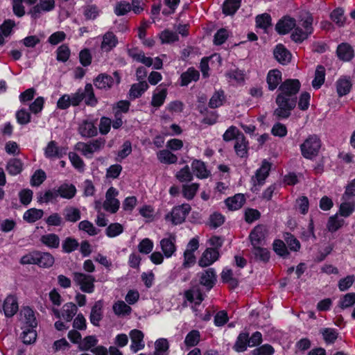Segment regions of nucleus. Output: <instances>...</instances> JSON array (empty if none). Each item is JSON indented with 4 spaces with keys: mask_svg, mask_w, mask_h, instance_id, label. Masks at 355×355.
<instances>
[{
    "mask_svg": "<svg viewBox=\"0 0 355 355\" xmlns=\"http://www.w3.org/2000/svg\"><path fill=\"white\" fill-rule=\"evenodd\" d=\"M158 159L164 164H174L178 161L176 155L167 150H162L157 154Z\"/></svg>",
    "mask_w": 355,
    "mask_h": 355,
    "instance_id": "50",
    "label": "nucleus"
},
{
    "mask_svg": "<svg viewBox=\"0 0 355 355\" xmlns=\"http://www.w3.org/2000/svg\"><path fill=\"white\" fill-rule=\"evenodd\" d=\"M248 141L243 134H239L234 144V150L240 157H246L248 155Z\"/></svg>",
    "mask_w": 355,
    "mask_h": 355,
    "instance_id": "24",
    "label": "nucleus"
},
{
    "mask_svg": "<svg viewBox=\"0 0 355 355\" xmlns=\"http://www.w3.org/2000/svg\"><path fill=\"white\" fill-rule=\"evenodd\" d=\"M83 101V96L80 92H76L72 96L68 94L62 95L57 102V107L60 110H66L72 106H77Z\"/></svg>",
    "mask_w": 355,
    "mask_h": 355,
    "instance_id": "9",
    "label": "nucleus"
},
{
    "mask_svg": "<svg viewBox=\"0 0 355 355\" xmlns=\"http://www.w3.org/2000/svg\"><path fill=\"white\" fill-rule=\"evenodd\" d=\"M130 337L131 339V350L136 353L139 350L142 349L144 346V335L143 332L138 329H133L130 332Z\"/></svg>",
    "mask_w": 355,
    "mask_h": 355,
    "instance_id": "16",
    "label": "nucleus"
},
{
    "mask_svg": "<svg viewBox=\"0 0 355 355\" xmlns=\"http://www.w3.org/2000/svg\"><path fill=\"white\" fill-rule=\"evenodd\" d=\"M273 55L277 61L282 65L290 62L292 55L282 44H278L273 50Z\"/></svg>",
    "mask_w": 355,
    "mask_h": 355,
    "instance_id": "13",
    "label": "nucleus"
},
{
    "mask_svg": "<svg viewBox=\"0 0 355 355\" xmlns=\"http://www.w3.org/2000/svg\"><path fill=\"white\" fill-rule=\"evenodd\" d=\"M297 92L298 90H281L277 95V107L273 111V116L276 120H284L291 116L297 103Z\"/></svg>",
    "mask_w": 355,
    "mask_h": 355,
    "instance_id": "1",
    "label": "nucleus"
},
{
    "mask_svg": "<svg viewBox=\"0 0 355 355\" xmlns=\"http://www.w3.org/2000/svg\"><path fill=\"white\" fill-rule=\"evenodd\" d=\"M199 187L197 183L185 184L183 186V196L188 200H191L196 193Z\"/></svg>",
    "mask_w": 355,
    "mask_h": 355,
    "instance_id": "64",
    "label": "nucleus"
},
{
    "mask_svg": "<svg viewBox=\"0 0 355 355\" xmlns=\"http://www.w3.org/2000/svg\"><path fill=\"white\" fill-rule=\"evenodd\" d=\"M272 18L268 13H263L256 17V25L258 28L267 29L271 26Z\"/></svg>",
    "mask_w": 355,
    "mask_h": 355,
    "instance_id": "51",
    "label": "nucleus"
},
{
    "mask_svg": "<svg viewBox=\"0 0 355 355\" xmlns=\"http://www.w3.org/2000/svg\"><path fill=\"white\" fill-rule=\"evenodd\" d=\"M16 23L13 19H7L0 25V45L6 44V37H10L13 33V28Z\"/></svg>",
    "mask_w": 355,
    "mask_h": 355,
    "instance_id": "19",
    "label": "nucleus"
},
{
    "mask_svg": "<svg viewBox=\"0 0 355 355\" xmlns=\"http://www.w3.org/2000/svg\"><path fill=\"white\" fill-rule=\"evenodd\" d=\"M128 55L146 67H151L153 64V60L150 57H146L142 51H138L137 49H129Z\"/></svg>",
    "mask_w": 355,
    "mask_h": 355,
    "instance_id": "26",
    "label": "nucleus"
},
{
    "mask_svg": "<svg viewBox=\"0 0 355 355\" xmlns=\"http://www.w3.org/2000/svg\"><path fill=\"white\" fill-rule=\"evenodd\" d=\"M191 167L198 178H205L209 176V171L207 170L203 162L195 159L191 164Z\"/></svg>",
    "mask_w": 355,
    "mask_h": 355,
    "instance_id": "42",
    "label": "nucleus"
},
{
    "mask_svg": "<svg viewBox=\"0 0 355 355\" xmlns=\"http://www.w3.org/2000/svg\"><path fill=\"white\" fill-rule=\"evenodd\" d=\"M200 337L198 330H192L186 336L184 343L187 347L196 346L200 341Z\"/></svg>",
    "mask_w": 355,
    "mask_h": 355,
    "instance_id": "57",
    "label": "nucleus"
},
{
    "mask_svg": "<svg viewBox=\"0 0 355 355\" xmlns=\"http://www.w3.org/2000/svg\"><path fill=\"white\" fill-rule=\"evenodd\" d=\"M73 279L76 285L80 286V289L87 293H92L94 291L95 277L90 275L83 272H75L73 273Z\"/></svg>",
    "mask_w": 355,
    "mask_h": 355,
    "instance_id": "6",
    "label": "nucleus"
},
{
    "mask_svg": "<svg viewBox=\"0 0 355 355\" xmlns=\"http://www.w3.org/2000/svg\"><path fill=\"white\" fill-rule=\"evenodd\" d=\"M296 26V21L288 15L282 17L275 25V31L279 35H284L288 33Z\"/></svg>",
    "mask_w": 355,
    "mask_h": 355,
    "instance_id": "10",
    "label": "nucleus"
},
{
    "mask_svg": "<svg viewBox=\"0 0 355 355\" xmlns=\"http://www.w3.org/2000/svg\"><path fill=\"white\" fill-rule=\"evenodd\" d=\"M336 55L339 60L344 62H349L354 57V51L349 44L343 42L338 46Z\"/></svg>",
    "mask_w": 355,
    "mask_h": 355,
    "instance_id": "15",
    "label": "nucleus"
},
{
    "mask_svg": "<svg viewBox=\"0 0 355 355\" xmlns=\"http://www.w3.org/2000/svg\"><path fill=\"white\" fill-rule=\"evenodd\" d=\"M131 9V5L128 2L120 1L116 4L114 12L117 16H123L129 12Z\"/></svg>",
    "mask_w": 355,
    "mask_h": 355,
    "instance_id": "62",
    "label": "nucleus"
},
{
    "mask_svg": "<svg viewBox=\"0 0 355 355\" xmlns=\"http://www.w3.org/2000/svg\"><path fill=\"white\" fill-rule=\"evenodd\" d=\"M155 355H168L169 344L166 338H159L155 343Z\"/></svg>",
    "mask_w": 355,
    "mask_h": 355,
    "instance_id": "45",
    "label": "nucleus"
},
{
    "mask_svg": "<svg viewBox=\"0 0 355 355\" xmlns=\"http://www.w3.org/2000/svg\"><path fill=\"white\" fill-rule=\"evenodd\" d=\"M252 253L257 261L266 263L270 259V252L262 246L253 247Z\"/></svg>",
    "mask_w": 355,
    "mask_h": 355,
    "instance_id": "37",
    "label": "nucleus"
},
{
    "mask_svg": "<svg viewBox=\"0 0 355 355\" xmlns=\"http://www.w3.org/2000/svg\"><path fill=\"white\" fill-rule=\"evenodd\" d=\"M282 81V72L279 69L270 70L267 75L268 89H277Z\"/></svg>",
    "mask_w": 355,
    "mask_h": 355,
    "instance_id": "28",
    "label": "nucleus"
},
{
    "mask_svg": "<svg viewBox=\"0 0 355 355\" xmlns=\"http://www.w3.org/2000/svg\"><path fill=\"white\" fill-rule=\"evenodd\" d=\"M57 188H53L46 191L44 193L40 192L37 193V202L40 203H48L56 200L58 197Z\"/></svg>",
    "mask_w": 355,
    "mask_h": 355,
    "instance_id": "34",
    "label": "nucleus"
},
{
    "mask_svg": "<svg viewBox=\"0 0 355 355\" xmlns=\"http://www.w3.org/2000/svg\"><path fill=\"white\" fill-rule=\"evenodd\" d=\"M267 234L266 227L263 225H257L251 231L249 238L252 247L263 246L266 244Z\"/></svg>",
    "mask_w": 355,
    "mask_h": 355,
    "instance_id": "8",
    "label": "nucleus"
},
{
    "mask_svg": "<svg viewBox=\"0 0 355 355\" xmlns=\"http://www.w3.org/2000/svg\"><path fill=\"white\" fill-rule=\"evenodd\" d=\"M58 196L62 198L71 199L76 193V189L74 185L71 184L64 183L61 184L57 188Z\"/></svg>",
    "mask_w": 355,
    "mask_h": 355,
    "instance_id": "29",
    "label": "nucleus"
},
{
    "mask_svg": "<svg viewBox=\"0 0 355 355\" xmlns=\"http://www.w3.org/2000/svg\"><path fill=\"white\" fill-rule=\"evenodd\" d=\"M46 178L45 172L42 169L37 170L31 177V184L32 186L38 187L42 184Z\"/></svg>",
    "mask_w": 355,
    "mask_h": 355,
    "instance_id": "63",
    "label": "nucleus"
},
{
    "mask_svg": "<svg viewBox=\"0 0 355 355\" xmlns=\"http://www.w3.org/2000/svg\"><path fill=\"white\" fill-rule=\"evenodd\" d=\"M78 132L84 137H92L96 136L98 132L92 122L84 121L79 125Z\"/></svg>",
    "mask_w": 355,
    "mask_h": 355,
    "instance_id": "27",
    "label": "nucleus"
},
{
    "mask_svg": "<svg viewBox=\"0 0 355 355\" xmlns=\"http://www.w3.org/2000/svg\"><path fill=\"white\" fill-rule=\"evenodd\" d=\"M321 147V141L316 135H309L300 145L302 156L308 159L316 157Z\"/></svg>",
    "mask_w": 355,
    "mask_h": 355,
    "instance_id": "2",
    "label": "nucleus"
},
{
    "mask_svg": "<svg viewBox=\"0 0 355 355\" xmlns=\"http://www.w3.org/2000/svg\"><path fill=\"white\" fill-rule=\"evenodd\" d=\"M325 68L322 65H318L315 71V76L312 80V86L315 89L320 88L324 83L325 79Z\"/></svg>",
    "mask_w": 355,
    "mask_h": 355,
    "instance_id": "38",
    "label": "nucleus"
},
{
    "mask_svg": "<svg viewBox=\"0 0 355 355\" xmlns=\"http://www.w3.org/2000/svg\"><path fill=\"white\" fill-rule=\"evenodd\" d=\"M200 284L207 290L212 288L216 282V275L214 268H209L198 274Z\"/></svg>",
    "mask_w": 355,
    "mask_h": 355,
    "instance_id": "11",
    "label": "nucleus"
},
{
    "mask_svg": "<svg viewBox=\"0 0 355 355\" xmlns=\"http://www.w3.org/2000/svg\"><path fill=\"white\" fill-rule=\"evenodd\" d=\"M118 44V39L112 32L106 33L101 44V48L103 51L109 52L114 48Z\"/></svg>",
    "mask_w": 355,
    "mask_h": 355,
    "instance_id": "25",
    "label": "nucleus"
},
{
    "mask_svg": "<svg viewBox=\"0 0 355 355\" xmlns=\"http://www.w3.org/2000/svg\"><path fill=\"white\" fill-rule=\"evenodd\" d=\"M191 211V207L189 204H182L173 208L171 211L167 214L165 219L171 222L174 225L182 223Z\"/></svg>",
    "mask_w": 355,
    "mask_h": 355,
    "instance_id": "5",
    "label": "nucleus"
},
{
    "mask_svg": "<svg viewBox=\"0 0 355 355\" xmlns=\"http://www.w3.org/2000/svg\"><path fill=\"white\" fill-rule=\"evenodd\" d=\"M270 166V163L264 160L261 166L257 171L255 178L259 185H262L264 183V180L269 174Z\"/></svg>",
    "mask_w": 355,
    "mask_h": 355,
    "instance_id": "33",
    "label": "nucleus"
},
{
    "mask_svg": "<svg viewBox=\"0 0 355 355\" xmlns=\"http://www.w3.org/2000/svg\"><path fill=\"white\" fill-rule=\"evenodd\" d=\"M200 78V73L194 67H189L180 77V84L182 87L187 86L192 81L196 82Z\"/></svg>",
    "mask_w": 355,
    "mask_h": 355,
    "instance_id": "22",
    "label": "nucleus"
},
{
    "mask_svg": "<svg viewBox=\"0 0 355 355\" xmlns=\"http://www.w3.org/2000/svg\"><path fill=\"white\" fill-rule=\"evenodd\" d=\"M245 72L238 68L232 69L226 73V77L233 85L242 86L245 83Z\"/></svg>",
    "mask_w": 355,
    "mask_h": 355,
    "instance_id": "21",
    "label": "nucleus"
},
{
    "mask_svg": "<svg viewBox=\"0 0 355 355\" xmlns=\"http://www.w3.org/2000/svg\"><path fill=\"white\" fill-rule=\"evenodd\" d=\"M242 0H225L222 12L225 16H233L240 8Z\"/></svg>",
    "mask_w": 355,
    "mask_h": 355,
    "instance_id": "23",
    "label": "nucleus"
},
{
    "mask_svg": "<svg viewBox=\"0 0 355 355\" xmlns=\"http://www.w3.org/2000/svg\"><path fill=\"white\" fill-rule=\"evenodd\" d=\"M22 162L19 159H10L6 166V170L9 174L15 175L19 174L22 170Z\"/></svg>",
    "mask_w": 355,
    "mask_h": 355,
    "instance_id": "47",
    "label": "nucleus"
},
{
    "mask_svg": "<svg viewBox=\"0 0 355 355\" xmlns=\"http://www.w3.org/2000/svg\"><path fill=\"white\" fill-rule=\"evenodd\" d=\"M344 9L338 7L335 8L330 14L331 19L339 27L344 26L346 17L344 15Z\"/></svg>",
    "mask_w": 355,
    "mask_h": 355,
    "instance_id": "43",
    "label": "nucleus"
},
{
    "mask_svg": "<svg viewBox=\"0 0 355 355\" xmlns=\"http://www.w3.org/2000/svg\"><path fill=\"white\" fill-rule=\"evenodd\" d=\"M225 96L223 90L216 91L209 100V105L211 108H216L223 105Z\"/></svg>",
    "mask_w": 355,
    "mask_h": 355,
    "instance_id": "48",
    "label": "nucleus"
},
{
    "mask_svg": "<svg viewBox=\"0 0 355 355\" xmlns=\"http://www.w3.org/2000/svg\"><path fill=\"white\" fill-rule=\"evenodd\" d=\"M229 37L228 31L224 28L217 31L214 36V44L220 46L224 44Z\"/></svg>",
    "mask_w": 355,
    "mask_h": 355,
    "instance_id": "60",
    "label": "nucleus"
},
{
    "mask_svg": "<svg viewBox=\"0 0 355 355\" xmlns=\"http://www.w3.org/2000/svg\"><path fill=\"white\" fill-rule=\"evenodd\" d=\"M44 214L42 209L31 208L26 211L24 214L23 218L28 223H35L40 219Z\"/></svg>",
    "mask_w": 355,
    "mask_h": 355,
    "instance_id": "40",
    "label": "nucleus"
},
{
    "mask_svg": "<svg viewBox=\"0 0 355 355\" xmlns=\"http://www.w3.org/2000/svg\"><path fill=\"white\" fill-rule=\"evenodd\" d=\"M92 61V55L90 50L87 48L82 49L79 53V62L83 67L89 66Z\"/></svg>",
    "mask_w": 355,
    "mask_h": 355,
    "instance_id": "58",
    "label": "nucleus"
},
{
    "mask_svg": "<svg viewBox=\"0 0 355 355\" xmlns=\"http://www.w3.org/2000/svg\"><path fill=\"white\" fill-rule=\"evenodd\" d=\"M105 144V140L98 138L87 143L78 142L76 144V150L80 152L86 157L91 159L94 153L99 152L104 148Z\"/></svg>",
    "mask_w": 355,
    "mask_h": 355,
    "instance_id": "3",
    "label": "nucleus"
},
{
    "mask_svg": "<svg viewBox=\"0 0 355 355\" xmlns=\"http://www.w3.org/2000/svg\"><path fill=\"white\" fill-rule=\"evenodd\" d=\"M103 307L102 300L96 301L92 307L89 320L94 326L98 327L100 325L99 323L103 317Z\"/></svg>",
    "mask_w": 355,
    "mask_h": 355,
    "instance_id": "18",
    "label": "nucleus"
},
{
    "mask_svg": "<svg viewBox=\"0 0 355 355\" xmlns=\"http://www.w3.org/2000/svg\"><path fill=\"white\" fill-rule=\"evenodd\" d=\"M121 82V76L118 71H114L112 76L105 73H100L94 80V85L96 89H110L117 86Z\"/></svg>",
    "mask_w": 355,
    "mask_h": 355,
    "instance_id": "4",
    "label": "nucleus"
},
{
    "mask_svg": "<svg viewBox=\"0 0 355 355\" xmlns=\"http://www.w3.org/2000/svg\"><path fill=\"white\" fill-rule=\"evenodd\" d=\"M159 38L162 44H170L179 40L178 35L168 29H166L161 33Z\"/></svg>",
    "mask_w": 355,
    "mask_h": 355,
    "instance_id": "52",
    "label": "nucleus"
},
{
    "mask_svg": "<svg viewBox=\"0 0 355 355\" xmlns=\"http://www.w3.org/2000/svg\"><path fill=\"white\" fill-rule=\"evenodd\" d=\"M219 257V252L215 248H207L202 254L198 261V264L201 267H207L211 265Z\"/></svg>",
    "mask_w": 355,
    "mask_h": 355,
    "instance_id": "17",
    "label": "nucleus"
},
{
    "mask_svg": "<svg viewBox=\"0 0 355 355\" xmlns=\"http://www.w3.org/2000/svg\"><path fill=\"white\" fill-rule=\"evenodd\" d=\"M319 331L326 344L334 343L338 336V331L333 328H322Z\"/></svg>",
    "mask_w": 355,
    "mask_h": 355,
    "instance_id": "36",
    "label": "nucleus"
},
{
    "mask_svg": "<svg viewBox=\"0 0 355 355\" xmlns=\"http://www.w3.org/2000/svg\"><path fill=\"white\" fill-rule=\"evenodd\" d=\"M113 311L117 316H125L130 314L132 308L125 302L119 300L112 306Z\"/></svg>",
    "mask_w": 355,
    "mask_h": 355,
    "instance_id": "35",
    "label": "nucleus"
},
{
    "mask_svg": "<svg viewBox=\"0 0 355 355\" xmlns=\"http://www.w3.org/2000/svg\"><path fill=\"white\" fill-rule=\"evenodd\" d=\"M176 236L175 234H169L167 238L162 239L160 242V247L166 258L171 257L176 251Z\"/></svg>",
    "mask_w": 355,
    "mask_h": 355,
    "instance_id": "12",
    "label": "nucleus"
},
{
    "mask_svg": "<svg viewBox=\"0 0 355 355\" xmlns=\"http://www.w3.org/2000/svg\"><path fill=\"white\" fill-rule=\"evenodd\" d=\"M272 248L277 254L283 258H286L289 255L287 247L282 240H275L272 244Z\"/></svg>",
    "mask_w": 355,
    "mask_h": 355,
    "instance_id": "49",
    "label": "nucleus"
},
{
    "mask_svg": "<svg viewBox=\"0 0 355 355\" xmlns=\"http://www.w3.org/2000/svg\"><path fill=\"white\" fill-rule=\"evenodd\" d=\"M62 214L66 221L76 223L80 219V211L76 207L67 206L63 209Z\"/></svg>",
    "mask_w": 355,
    "mask_h": 355,
    "instance_id": "30",
    "label": "nucleus"
},
{
    "mask_svg": "<svg viewBox=\"0 0 355 355\" xmlns=\"http://www.w3.org/2000/svg\"><path fill=\"white\" fill-rule=\"evenodd\" d=\"M19 321L21 324V328H35L37 325L35 313L28 306L23 307L20 310Z\"/></svg>",
    "mask_w": 355,
    "mask_h": 355,
    "instance_id": "7",
    "label": "nucleus"
},
{
    "mask_svg": "<svg viewBox=\"0 0 355 355\" xmlns=\"http://www.w3.org/2000/svg\"><path fill=\"white\" fill-rule=\"evenodd\" d=\"M245 198L243 194L237 193L232 198H228L225 200L227 207L231 210H237L244 204Z\"/></svg>",
    "mask_w": 355,
    "mask_h": 355,
    "instance_id": "31",
    "label": "nucleus"
},
{
    "mask_svg": "<svg viewBox=\"0 0 355 355\" xmlns=\"http://www.w3.org/2000/svg\"><path fill=\"white\" fill-rule=\"evenodd\" d=\"M56 59L58 61L66 62L71 55L70 49L67 44H62L56 50Z\"/></svg>",
    "mask_w": 355,
    "mask_h": 355,
    "instance_id": "55",
    "label": "nucleus"
},
{
    "mask_svg": "<svg viewBox=\"0 0 355 355\" xmlns=\"http://www.w3.org/2000/svg\"><path fill=\"white\" fill-rule=\"evenodd\" d=\"M55 259L49 252L37 251V265L41 268H50L54 263Z\"/></svg>",
    "mask_w": 355,
    "mask_h": 355,
    "instance_id": "32",
    "label": "nucleus"
},
{
    "mask_svg": "<svg viewBox=\"0 0 355 355\" xmlns=\"http://www.w3.org/2000/svg\"><path fill=\"white\" fill-rule=\"evenodd\" d=\"M62 250L66 253L76 250L79 246L78 241L71 237H67L62 243Z\"/></svg>",
    "mask_w": 355,
    "mask_h": 355,
    "instance_id": "61",
    "label": "nucleus"
},
{
    "mask_svg": "<svg viewBox=\"0 0 355 355\" xmlns=\"http://www.w3.org/2000/svg\"><path fill=\"white\" fill-rule=\"evenodd\" d=\"M120 202L116 198H105V200L103 204L105 210L110 213H116L119 208Z\"/></svg>",
    "mask_w": 355,
    "mask_h": 355,
    "instance_id": "56",
    "label": "nucleus"
},
{
    "mask_svg": "<svg viewBox=\"0 0 355 355\" xmlns=\"http://www.w3.org/2000/svg\"><path fill=\"white\" fill-rule=\"evenodd\" d=\"M249 334L248 333H241L237 337L236 341L234 345V349L238 352H243L247 349L248 346Z\"/></svg>",
    "mask_w": 355,
    "mask_h": 355,
    "instance_id": "41",
    "label": "nucleus"
},
{
    "mask_svg": "<svg viewBox=\"0 0 355 355\" xmlns=\"http://www.w3.org/2000/svg\"><path fill=\"white\" fill-rule=\"evenodd\" d=\"M66 153L67 149L64 147H59L55 141L49 142L44 149V155L49 159L61 158Z\"/></svg>",
    "mask_w": 355,
    "mask_h": 355,
    "instance_id": "14",
    "label": "nucleus"
},
{
    "mask_svg": "<svg viewBox=\"0 0 355 355\" xmlns=\"http://www.w3.org/2000/svg\"><path fill=\"white\" fill-rule=\"evenodd\" d=\"M40 241L43 244L51 248H58L60 245L58 236L53 233L43 235Z\"/></svg>",
    "mask_w": 355,
    "mask_h": 355,
    "instance_id": "44",
    "label": "nucleus"
},
{
    "mask_svg": "<svg viewBox=\"0 0 355 355\" xmlns=\"http://www.w3.org/2000/svg\"><path fill=\"white\" fill-rule=\"evenodd\" d=\"M97 343L98 340L94 336H87L80 343L79 349L80 351L91 350L92 347L96 345Z\"/></svg>",
    "mask_w": 355,
    "mask_h": 355,
    "instance_id": "53",
    "label": "nucleus"
},
{
    "mask_svg": "<svg viewBox=\"0 0 355 355\" xmlns=\"http://www.w3.org/2000/svg\"><path fill=\"white\" fill-rule=\"evenodd\" d=\"M294 31L291 33V38L293 41L296 43H302L303 41L306 40L310 35L305 30H303L300 26H295Z\"/></svg>",
    "mask_w": 355,
    "mask_h": 355,
    "instance_id": "46",
    "label": "nucleus"
},
{
    "mask_svg": "<svg viewBox=\"0 0 355 355\" xmlns=\"http://www.w3.org/2000/svg\"><path fill=\"white\" fill-rule=\"evenodd\" d=\"M21 338L25 344H31L35 342L37 338V333L35 328H21Z\"/></svg>",
    "mask_w": 355,
    "mask_h": 355,
    "instance_id": "54",
    "label": "nucleus"
},
{
    "mask_svg": "<svg viewBox=\"0 0 355 355\" xmlns=\"http://www.w3.org/2000/svg\"><path fill=\"white\" fill-rule=\"evenodd\" d=\"M3 309L7 318L12 317L19 309L16 297L14 295H8L3 302Z\"/></svg>",
    "mask_w": 355,
    "mask_h": 355,
    "instance_id": "20",
    "label": "nucleus"
},
{
    "mask_svg": "<svg viewBox=\"0 0 355 355\" xmlns=\"http://www.w3.org/2000/svg\"><path fill=\"white\" fill-rule=\"evenodd\" d=\"M354 304H355V293H347L339 300V306L342 309H345L351 307Z\"/></svg>",
    "mask_w": 355,
    "mask_h": 355,
    "instance_id": "59",
    "label": "nucleus"
},
{
    "mask_svg": "<svg viewBox=\"0 0 355 355\" xmlns=\"http://www.w3.org/2000/svg\"><path fill=\"white\" fill-rule=\"evenodd\" d=\"M78 308L72 302L65 304L62 309V317L67 322H70L77 313Z\"/></svg>",
    "mask_w": 355,
    "mask_h": 355,
    "instance_id": "39",
    "label": "nucleus"
}]
</instances>
